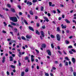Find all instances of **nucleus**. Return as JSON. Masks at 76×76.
Segmentation results:
<instances>
[{
	"mask_svg": "<svg viewBox=\"0 0 76 76\" xmlns=\"http://www.w3.org/2000/svg\"><path fill=\"white\" fill-rule=\"evenodd\" d=\"M10 61H13V57L12 56H10L9 57Z\"/></svg>",
	"mask_w": 76,
	"mask_h": 76,
	"instance_id": "obj_12",
	"label": "nucleus"
},
{
	"mask_svg": "<svg viewBox=\"0 0 76 76\" xmlns=\"http://www.w3.org/2000/svg\"><path fill=\"white\" fill-rule=\"evenodd\" d=\"M71 51L73 52H76V50L74 49H71Z\"/></svg>",
	"mask_w": 76,
	"mask_h": 76,
	"instance_id": "obj_49",
	"label": "nucleus"
},
{
	"mask_svg": "<svg viewBox=\"0 0 76 76\" xmlns=\"http://www.w3.org/2000/svg\"><path fill=\"white\" fill-rule=\"evenodd\" d=\"M52 69H53V70H56V68L55 67H53L52 68Z\"/></svg>",
	"mask_w": 76,
	"mask_h": 76,
	"instance_id": "obj_45",
	"label": "nucleus"
},
{
	"mask_svg": "<svg viewBox=\"0 0 76 76\" xmlns=\"http://www.w3.org/2000/svg\"><path fill=\"white\" fill-rule=\"evenodd\" d=\"M49 5L50 6H51V4H52V3L51 2H50L49 3Z\"/></svg>",
	"mask_w": 76,
	"mask_h": 76,
	"instance_id": "obj_30",
	"label": "nucleus"
},
{
	"mask_svg": "<svg viewBox=\"0 0 76 76\" xmlns=\"http://www.w3.org/2000/svg\"><path fill=\"white\" fill-rule=\"evenodd\" d=\"M34 58V55H31V58Z\"/></svg>",
	"mask_w": 76,
	"mask_h": 76,
	"instance_id": "obj_51",
	"label": "nucleus"
},
{
	"mask_svg": "<svg viewBox=\"0 0 76 76\" xmlns=\"http://www.w3.org/2000/svg\"><path fill=\"white\" fill-rule=\"evenodd\" d=\"M11 11H12V12H13L14 13H15V9H12Z\"/></svg>",
	"mask_w": 76,
	"mask_h": 76,
	"instance_id": "obj_24",
	"label": "nucleus"
},
{
	"mask_svg": "<svg viewBox=\"0 0 76 76\" xmlns=\"http://www.w3.org/2000/svg\"><path fill=\"white\" fill-rule=\"evenodd\" d=\"M35 51H36V52H37V53H39V51H38V50H37V49H35Z\"/></svg>",
	"mask_w": 76,
	"mask_h": 76,
	"instance_id": "obj_40",
	"label": "nucleus"
},
{
	"mask_svg": "<svg viewBox=\"0 0 76 76\" xmlns=\"http://www.w3.org/2000/svg\"><path fill=\"white\" fill-rule=\"evenodd\" d=\"M45 75L46 76H49V74L48 73H45Z\"/></svg>",
	"mask_w": 76,
	"mask_h": 76,
	"instance_id": "obj_35",
	"label": "nucleus"
},
{
	"mask_svg": "<svg viewBox=\"0 0 76 76\" xmlns=\"http://www.w3.org/2000/svg\"><path fill=\"white\" fill-rule=\"evenodd\" d=\"M58 53L60 54H62V53H61V52H60V51H58Z\"/></svg>",
	"mask_w": 76,
	"mask_h": 76,
	"instance_id": "obj_52",
	"label": "nucleus"
},
{
	"mask_svg": "<svg viewBox=\"0 0 76 76\" xmlns=\"http://www.w3.org/2000/svg\"><path fill=\"white\" fill-rule=\"evenodd\" d=\"M23 22L25 23L26 25H28V23H27V21H26V20H23Z\"/></svg>",
	"mask_w": 76,
	"mask_h": 76,
	"instance_id": "obj_17",
	"label": "nucleus"
},
{
	"mask_svg": "<svg viewBox=\"0 0 76 76\" xmlns=\"http://www.w3.org/2000/svg\"><path fill=\"white\" fill-rule=\"evenodd\" d=\"M17 7L18 8H19V9L20 10L21 9V8L22 7H21V6H20V5H18L17 6Z\"/></svg>",
	"mask_w": 76,
	"mask_h": 76,
	"instance_id": "obj_19",
	"label": "nucleus"
},
{
	"mask_svg": "<svg viewBox=\"0 0 76 76\" xmlns=\"http://www.w3.org/2000/svg\"><path fill=\"white\" fill-rule=\"evenodd\" d=\"M28 69L27 68L25 70V72H28Z\"/></svg>",
	"mask_w": 76,
	"mask_h": 76,
	"instance_id": "obj_41",
	"label": "nucleus"
},
{
	"mask_svg": "<svg viewBox=\"0 0 76 76\" xmlns=\"http://www.w3.org/2000/svg\"><path fill=\"white\" fill-rule=\"evenodd\" d=\"M14 29L15 31V32H16L18 30V29H17L16 28H15Z\"/></svg>",
	"mask_w": 76,
	"mask_h": 76,
	"instance_id": "obj_48",
	"label": "nucleus"
},
{
	"mask_svg": "<svg viewBox=\"0 0 76 76\" xmlns=\"http://www.w3.org/2000/svg\"><path fill=\"white\" fill-rule=\"evenodd\" d=\"M29 59V58H28V57L26 56L25 57V60H28Z\"/></svg>",
	"mask_w": 76,
	"mask_h": 76,
	"instance_id": "obj_21",
	"label": "nucleus"
},
{
	"mask_svg": "<svg viewBox=\"0 0 76 76\" xmlns=\"http://www.w3.org/2000/svg\"><path fill=\"white\" fill-rule=\"evenodd\" d=\"M10 20H12L13 22H16L18 21V19H17V18L15 17H10L9 18Z\"/></svg>",
	"mask_w": 76,
	"mask_h": 76,
	"instance_id": "obj_1",
	"label": "nucleus"
},
{
	"mask_svg": "<svg viewBox=\"0 0 76 76\" xmlns=\"http://www.w3.org/2000/svg\"><path fill=\"white\" fill-rule=\"evenodd\" d=\"M26 37L27 39H31V36L29 35H27L26 36Z\"/></svg>",
	"mask_w": 76,
	"mask_h": 76,
	"instance_id": "obj_5",
	"label": "nucleus"
},
{
	"mask_svg": "<svg viewBox=\"0 0 76 76\" xmlns=\"http://www.w3.org/2000/svg\"><path fill=\"white\" fill-rule=\"evenodd\" d=\"M69 53H70V54H73V52H72V51H69Z\"/></svg>",
	"mask_w": 76,
	"mask_h": 76,
	"instance_id": "obj_46",
	"label": "nucleus"
},
{
	"mask_svg": "<svg viewBox=\"0 0 76 76\" xmlns=\"http://www.w3.org/2000/svg\"><path fill=\"white\" fill-rule=\"evenodd\" d=\"M57 31L58 32H60V29L59 27H57Z\"/></svg>",
	"mask_w": 76,
	"mask_h": 76,
	"instance_id": "obj_16",
	"label": "nucleus"
},
{
	"mask_svg": "<svg viewBox=\"0 0 76 76\" xmlns=\"http://www.w3.org/2000/svg\"><path fill=\"white\" fill-rule=\"evenodd\" d=\"M52 12L53 13H54V14H55V13H56V11L55 10H54Z\"/></svg>",
	"mask_w": 76,
	"mask_h": 76,
	"instance_id": "obj_62",
	"label": "nucleus"
},
{
	"mask_svg": "<svg viewBox=\"0 0 76 76\" xmlns=\"http://www.w3.org/2000/svg\"><path fill=\"white\" fill-rule=\"evenodd\" d=\"M37 27H39V23H37Z\"/></svg>",
	"mask_w": 76,
	"mask_h": 76,
	"instance_id": "obj_32",
	"label": "nucleus"
},
{
	"mask_svg": "<svg viewBox=\"0 0 76 76\" xmlns=\"http://www.w3.org/2000/svg\"><path fill=\"white\" fill-rule=\"evenodd\" d=\"M56 37L57 38V40L58 41H60V36L58 34H57L56 35Z\"/></svg>",
	"mask_w": 76,
	"mask_h": 76,
	"instance_id": "obj_2",
	"label": "nucleus"
},
{
	"mask_svg": "<svg viewBox=\"0 0 76 76\" xmlns=\"http://www.w3.org/2000/svg\"><path fill=\"white\" fill-rule=\"evenodd\" d=\"M66 43L67 44H69V42L68 41H67V40H66Z\"/></svg>",
	"mask_w": 76,
	"mask_h": 76,
	"instance_id": "obj_37",
	"label": "nucleus"
},
{
	"mask_svg": "<svg viewBox=\"0 0 76 76\" xmlns=\"http://www.w3.org/2000/svg\"><path fill=\"white\" fill-rule=\"evenodd\" d=\"M28 18H31V16H30V15L28 14Z\"/></svg>",
	"mask_w": 76,
	"mask_h": 76,
	"instance_id": "obj_59",
	"label": "nucleus"
},
{
	"mask_svg": "<svg viewBox=\"0 0 76 76\" xmlns=\"http://www.w3.org/2000/svg\"><path fill=\"white\" fill-rule=\"evenodd\" d=\"M57 11H58V13H60L61 12L58 9H57Z\"/></svg>",
	"mask_w": 76,
	"mask_h": 76,
	"instance_id": "obj_50",
	"label": "nucleus"
},
{
	"mask_svg": "<svg viewBox=\"0 0 76 76\" xmlns=\"http://www.w3.org/2000/svg\"><path fill=\"white\" fill-rule=\"evenodd\" d=\"M0 16H1V18H4V16H3L1 15H1H0Z\"/></svg>",
	"mask_w": 76,
	"mask_h": 76,
	"instance_id": "obj_57",
	"label": "nucleus"
},
{
	"mask_svg": "<svg viewBox=\"0 0 76 76\" xmlns=\"http://www.w3.org/2000/svg\"><path fill=\"white\" fill-rule=\"evenodd\" d=\"M11 23L12 25H13V26H16V23L12 22H11Z\"/></svg>",
	"mask_w": 76,
	"mask_h": 76,
	"instance_id": "obj_18",
	"label": "nucleus"
},
{
	"mask_svg": "<svg viewBox=\"0 0 76 76\" xmlns=\"http://www.w3.org/2000/svg\"><path fill=\"white\" fill-rule=\"evenodd\" d=\"M19 15H22V13L20 12H19Z\"/></svg>",
	"mask_w": 76,
	"mask_h": 76,
	"instance_id": "obj_53",
	"label": "nucleus"
},
{
	"mask_svg": "<svg viewBox=\"0 0 76 76\" xmlns=\"http://www.w3.org/2000/svg\"><path fill=\"white\" fill-rule=\"evenodd\" d=\"M24 74H25V72H22L21 73V76H24Z\"/></svg>",
	"mask_w": 76,
	"mask_h": 76,
	"instance_id": "obj_23",
	"label": "nucleus"
},
{
	"mask_svg": "<svg viewBox=\"0 0 76 76\" xmlns=\"http://www.w3.org/2000/svg\"><path fill=\"white\" fill-rule=\"evenodd\" d=\"M55 64H57V63H58V61H55Z\"/></svg>",
	"mask_w": 76,
	"mask_h": 76,
	"instance_id": "obj_61",
	"label": "nucleus"
},
{
	"mask_svg": "<svg viewBox=\"0 0 76 76\" xmlns=\"http://www.w3.org/2000/svg\"><path fill=\"white\" fill-rule=\"evenodd\" d=\"M47 52L49 56H51V51L49 50H47Z\"/></svg>",
	"mask_w": 76,
	"mask_h": 76,
	"instance_id": "obj_6",
	"label": "nucleus"
},
{
	"mask_svg": "<svg viewBox=\"0 0 76 76\" xmlns=\"http://www.w3.org/2000/svg\"><path fill=\"white\" fill-rule=\"evenodd\" d=\"M43 10H44V7H41V11H43Z\"/></svg>",
	"mask_w": 76,
	"mask_h": 76,
	"instance_id": "obj_27",
	"label": "nucleus"
},
{
	"mask_svg": "<svg viewBox=\"0 0 76 76\" xmlns=\"http://www.w3.org/2000/svg\"><path fill=\"white\" fill-rule=\"evenodd\" d=\"M26 4L28 5L29 4L30 6H31V5H32V2H30V1H29L27 2Z\"/></svg>",
	"mask_w": 76,
	"mask_h": 76,
	"instance_id": "obj_11",
	"label": "nucleus"
},
{
	"mask_svg": "<svg viewBox=\"0 0 76 76\" xmlns=\"http://www.w3.org/2000/svg\"><path fill=\"white\" fill-rule=\"evenodd\" d=\"M65 59L66 60H68V61H70V59H69L67 57H65Z\"/></svg>",
	"mask_w": 76,
	"mask_h": 76,
	"instance_id": "obj_20",
	"label": "nucleus"
},
{
	"mask_svg": "<svg viewBox=\"0 0 76 76\" xmlns=\"http://www.w3.org/2000/svg\"><path fill=\"white\" fill-rule=\"evenodd\" d=\"M65 66H68V62H65Z\"/></svg>",
	"mask_w": 76,
	"mask_h": 76,
	"instance_id": "obj_26",
	"label": "nucleus"
},
{
	"mask_svg": "<svg viewBox=\"0 0 76 76\" xmlns=\"http://www.w3.org/2000/svg\"><path fill=\"white\" fill-rule=\"evenodd\" d=\"M42 48H46V44H42Z\"/></svg>",
	"mask_w": 76,
	"mask_h": 76,
	"instance_id": "obj_4",
	"label": "nucleus"
},
{
	"mask_svg": "<svg viewBox=\"0 0 76 76\" xmlns=\"http://www.w3.org/2000/svg\"><path fill=\"white\" fill-rule=\"evenodd\" d=\"M7 74L8 76H9V71H7Z\"/></svg>",
	"mask_w": 76,
	"mask_h": 76,
	"instance_id": "obj_38",
	"label": "nucleus"
},
{
	"mask_svg": "<svg viewBox=\"0 0 76 76\" xmlns=\"http://www.w3.org/2000/svg\"><path fill=\"white\" fill-rule=\"evenodd\" d=\"M65 21L66 22V23H70V21H69V20H68V19H66Z\"/></svg>",
	"mask_w": 76,
	"mask_h": 76,
	"instance_id": "obj_14",
	"label": "nucleus"
},
{
	"mask_svg": "<svg viewBox=\"0 0 76 76\" xmlns=\"http://www.w3.org/2000/svg\"><path fill=\"white\" fill-rule=\"evenodd\" d=\"M40 33L41 34L42 36V37H44V32L43 31H41Z\"/></svg>",
	"mask_w": 76,
	"mask_h": 76,
	"instance_id": "obj_9",
	"label": "nucleus"
},
{
	"mask_svg": "<svg viewBox=\"0 0 76 76\" xmlns=\"http://www.w3.org/2000/svg\"><path fill=\"white\" fill-rule=\"evenodd\" d=\"M9 27H10V28H13V26H12V25H9L8 26Z\"/></svg>",
	"mask_w": 76,
	"mask_h": 76,
	"instance_id": "obj_47",
	"label": "nucleus"
},
{
	"mask_svg": "<svg viewBox=\"0 0 76 76\" xmlns=\"http://www.w3.org/2000/svg\"><path fill=\"white\" fill-rule=\"evenodd\" d=\"M37 1V0H33L32 2L33 3H35Z\"/></svg>",
	"mask_w": 76,
	"mask_h": 76,
	"instance_id": "obj_31",
	"label": "nucleus"
},
{
	"mask_svg": "<svg viewBox=\"0 0 76 76\" xmlns=\"http://www.w3.org/2000/svg\"><path fill=\"white\" fill-rule=\"evenodd\" d=\"M45 25H43V26H42V29H45Z\"/></svg>",
	"mask_w": 76,
	"mask_h": 76,
	"instance_id": "obj_44",
	"label": "nucleus"
},
{
	"mask_svg": "<svg viewBox=\"0 0 76 76\" xmlns=\"http://www.w3.org/2000/svg\"><path fill=\"white\" fill-rule=\"evenodd\" d=\"M2 32L3 33H4V34H6V31L3 30V31H2Z\"/></svg>",
	"mask_w": 76,
	"mask_h": 76,
	"instance_id": "obj_58",
	"label": "nucleus"
},
{
	"mask_svg": "<svg viewBox=\"0 0 76 76\" xmlns=\"http://www.w3.org/2000/svg\"><path fill=\"white\" fill-rule=\"evenodd\" d=\"M61 26H62V28H64V29H65V28H66V27H67L66 26V25L63 26V24H62L61 25Z\"/></svg>",
	"mask_w": 76,
	"mask_h": 76,
	"instance_id": "obj_10",
	"label": "nucleus"
},
{
	"mask_svg": "<svg viewBox=\"0 0 76 76\" xmlns=\"http://www.w3.org/2000/svg\"><path fill=\"white\" fill-rule=\"evenodd\" d=\"M50 76H53V74L52 73H50Z\"/></svg>",
	"mask_w": 76,
	"mask_h": 76,
	"instance_id": "obj_64",
	"label": "nucleus"
},
{
	"mask_svg": "<svg viewBox=\"0 0 76 76\" xmlns=\"http://www.w3.org/2000/svg\"><path fill=\"white\" fill-rule=\"evenodd\" d=\"M5 58H6L5 57V56H3L2 58L3 60H5Z\"/></svg>",
	"mask_w": 76,
	"mask_h": 76,
	"instance_id": "obj_54",
	"label": "nucleus"
},
{
	"mask_svg": "<svg viewBox=\"0 0 76 76\" xmlns=\"http://www.w3.org/2000/svg\"><path fill=\"white\" fill-rule=\"evenodd\" d=\"M10 34H12V36H13V33L12 32H10Z\"/></svg>",
	"mask_w": 76,
	"mask_h": 76,
	"instance_id": "obj_60",
	"label": "nucleus"
},
{
	"mask_svg": "<svg viewBox=\"0 0 76 76\" xmlns=\"http://www.w3.org/2000/svg\"><path fill=\"white\" fill-rule=\"evenodd\" d=\"M18 53H19V55H22V52H19Z\"/></svg>",
	"mask_w": 76,
	"mask_h": 76,
	"instance_id": "obj_63",
	"label": "nucleus"
},
{
	"mask_svg": "<svg viewBox=\"0 0 76 76\" xmlns=\"http://www.w3.org/2000/svg\"><path fill=\"white\" fill-rule=\"evenodd\" d=\"M15 26H19L20 25L18 23H16Z\"/></svg>",
	"mask_w": 76,
	"mask_h": 76,
	"instance_id": "obj_36",
	"label": "nucleus"
},
{
	"mask_svg": "<svg viewBox=\"0 0 76 76\" xmlns=\"http://www.w3.org/2000/svg\"><path fill=\"white\" fill-rule=\"evenodd\" d=\"M30 15H34V12H32V11L30 10L29 12Z\"/></svg>",
	"mask_w": 76,
	"mask_h": 76,
	"instance_id": "obj_13",
	"label": "nucleus"
},
{
	"mask_svg": "<svg viewBox=\"0 0 76 76\" xmlns=\"http://www.w3.org/2000/svg\"><path fill=\"white\" fill-rule=\"evenodd\" d=\"M18 39H19V40H20V39H21V38L20 37H18Z\"/></svg>",
	"mask_w": 76,
	"mask_h": 76,
	"instance_id": "obj_55",
	"label": "nucleus"
},
{
	"mask_svg": "<svg viewBox=\"0 0 76 76\" xmlns=\"http://www.w3.org/2000/svg\"><path fill=\"white\" fill-rule=\"evenodd\" d=\"M28 28L31 31H32L33 32L34 31V28L33 27H31L30 26L28 27Z\"/></svg>",
	"mask_w": 76,
	"mask_h": 76,
	"instance_id": "obj_7",
	"label": "nucleus"
},
{
	"mask_svg": "<svg viewBox=\"0 0 76 76\" xmlns=\"http://www.w3.org/2000/svg\"><path fill=\"white\" fill-rule=\"evenodd\" d=\"M50 37L51 38H54V36L53 34H51L50 35Z\"/></svg>",
	"mask_w": 76,
	"mask_h": 76,
	"instance_id": "obj_28",
	"label": "nucleus"
},
{
	"mask_svg": "<svg viewBox=\"0 0 76 76\" xmlns=\"http://www.w3.org/2000/svg\"><path fill=\"white\" fill-rule=\"evenodd\" d=\"M11 67L12 68H13V69H14L15 68V66L12 65H11Z\"/></svg>",
	"mask_w": 76,
	"mask_h": 76,
	"instance_id": "obj_25",
	"label": "nucleus"
},
{
	"mask_svg": "<svg viewBox=\"0 0 76 76\" xmlns=\"http://www.w3.org/2000/svg\"><path fill=\"white\" fill-rule=\"evenodd\" d=\"M21 39H24V40H26V39H25V37L23 36H22L21 37Z\"/></svg>",
	"mask_w": 76,
	"mask_h": 76,
	"instance_id": "obj_22",
	"label": "nucleus"
},
{
	"mask_svg": "<svg viewBox=\"0 0 76 76\" xmlns=\"http://www.w3.org/2000/svg\"><path fill=\"white\" fill-rule=\"evenodd\" d=\"M7 7H11V6H10V5L9 4H8L7 5Z\"/></svg>",
	"mask_w": 76,
	"mask_h": 76,
	"instance_id": "obj_42",
	"label": "nucleus"
},
{
	"mask_svg": "<svg viewBox=\"0 0 76 76\" xmlns=\"http://www.w3.org/2000/svg\"><path fill=\"white\" fill-rule=\"evenodd\" d=\"M72 61L73 63H75V62H76V60L74 58H72Z\"/></svg>",
	"mask_w": 76,
	"mask_h": 76,
	"instance_id": "obj_8",
	"label": "nucleus"
},
{
	"mask_svg": "<svg viewBox=\"0 0 76 76\" xmlns=\"http://www.w3.org/2000/svg\"><path fill=\"white\" fill-rule=\"evenodd\" d=\"M31 61L32 62L34 61V58H31Z\"/></svg>",
	"mask_w": 76,
	"mask_h": 76,
	"instance_id": "obj_39",
	"label": "nucleus"
},
{
	"mask_svg": "<svg viewBox=\"0 0 76 76\" xmlns=\"http://www.w3.org/2000/svg\"><path fill=\"white\" fill-rule=\"evenodd\" d=\"M4 25L5 26H6V25H7V24H6V23L5 22H4Z\"/></svg>",
	"mask_w": 76,
	"mask_h": 76,
	"instance_id": "obj_43",
	"label": "nucleus"
},
{
	"mask_svg": "<svg viewBox=\"0 0 76 76\" xmlns=\"http://www.w3.org/2000/svg\"><path fill=\"white\" fill-rule=\"evenodd\" d=\"M47 15L48 16H51V15H50V13H48L47 14Z\"/></svg>",
	"mask_w": 76,
	"mask_h": 76,
	"instance_id": "obj_56",
	"label": "nucleus"
},
{
	"mask_svg": "<svg viewBox=\"0 0 76 76\" xmlns=\"http://www.w3.org/2000/svg\"><path fill=\"white\" fill-rule=\"evenodd\" d=\"M36 34H37V35H39V32L37 30H36Z\"/></svg>",
	"mask_w": 76,
	"mask_h": 76,
	"instance_id": "obj_15",
	"label": "nucleus"
},
{
	"mask_svg": "<svg viewBox=\"0 0 76 76\" xmlns=\"http://www.w3.org/2000/svg\"><path fill=\"white\" fill-rule=\"evenodd\" d=\"M74 76H76V73L75 72H74L73 73Z\"/></svg>",
	"mask_w": 76,
	"mask_h": 76,
	"instance_id": "obj_34",
	"label": "nucleus"
},
{
	"mask_svg": "<svg viewBox=\"0 0 76 76\" xmlns=\"http://www.w3.org/2000/svg\"><path fill=\"white\" fill-rule=\"evenodd\" d=\"M68 48H72V46L70 45L68 46Z\"/></svg>",
	"mask_w": 76,
	"mask_h": 76,
	"instance_id": "obj_33",
	"label": "nucleus"
},
{
	"mask_svg": "<svg viewBox=\"0 0 76 76\" xmlns=\"http://www.w3.org/2000/svg\"><path fill=\"white\" fill-rule=\"evenodd\" d=\"M43 18L44 19H45V20L46 22H49V20H48V18H47V17H43Z\"/></svg>",
	"mask_w": 76,
	"mask_h": 76,
	"instance_id": "obj_3",
	"label": "nucleus"
},
{
	"mask_svg": "<svg viewBox=\"0 0 76 76\" xmlns=\"http://www.w3.org/2000/svg\"><path fill=\"white\" fill-rule=\"evenodd\" d=\"M51 47L52 48H54V45H53V44H51Z\"/></svg>",
	"mask_w": 76,
	"mask_h": 76,
	"instance_id": "obj_29",
	"label": "nucleus"
}]
</instances>
